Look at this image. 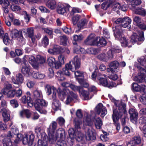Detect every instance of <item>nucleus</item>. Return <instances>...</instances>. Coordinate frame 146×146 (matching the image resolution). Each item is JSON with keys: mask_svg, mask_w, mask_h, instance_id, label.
<instances>
[{"mask_svg": "<svg viewBox=\"0 0 146 146\" xmlns=\"http://www.w3.org/2000/svg\"><path fill=\"white\" fill-rule=\"evenodd\" d=\"M32 99L34 101V106L35 109L41 113L45 114L46 111L42 109V107L46 106L47 103L42 99V95L41 91L37 90L33 92Z\"/></svg>", "mask_w": 146, "mask_h": 146, "instance_id": "1", "label": "nucleus"}, {"mask_svg": "<svg viewBox=\"0 0 146 146\" xmlns=\"http://www.w3.org/2000/svg\"><path fill=\"white\" fill-rule=\"evenodd\" d=\"M80 59L77 56H75L72 60L66 64L65 67L62 69V72L66 76H69L70 75L69 70L75 72L80 68Z\"/></svg>", "mask_w": 146, "mask_h": 146, "instance_id": "2", "label": "nucleus"}, {"mask_svg": "<svg viewBox=\"0 0 146 146\" xmlns=\"http://www.w3.org/2000/svg\"><path fill=\"white\" fill-rule=\"evenodd\" d=\"M55 130L50 125L47 128V131L48 133L49 140L50 143H53L55 142L57 139L58 135H60V138L63 139L65 137V131L62 128H59L55 132Z\"/></svg>", "mask_w": 146, "mask_h": 146, "instance_id": "3", "label": "nucleus"}, {"mask_svg": "<svg viewBox=\"0 0 146 146\" xmlns=\"http://www.w3.org/2000/svg\"><path fill=\"white\" fill-rule=\"evenodd\" d=\"M114 36L115 38L120 41L123 47H125L127 44V42L122 33V31L119 26H116L113 30Z\"/></svg>", "mask_w": 146, "mask_h": 146, "instance_id": "4", "label": "nucleus"}, {"mask_svg": "<svg viewBox=\"0 0 146 146\" xmlns=\"http://www.w3.org/2000/svg\"><path fill=\"white\" fill-rule=\"evenodd\" d=\"M117 108L118 109V111H117V115H119L120 118H123L121 119V123L123 125H124L125 124V115L126 114V110L125 109V104L121 102H120L119 104H115Z\"/></svg>", "mask_w": 146, "mask_h": 146, "instance_id": "5", "label": "nucleus"}, {"mask_svg": "<svg viewBox=\"0 0 146 146\" xmlns=\"http://www.w3.org/2000/svg\"><path fill=\"white\" fill-rule=\"evenodd\" d=\"M65 94H68L66 99L65 101L66 104L68 105L71 102H74L77 100L78 98V95L72 91H70L68 89H64L63 90Z\"/></svg>", "mask_w": 146, "mask_h": 146, "instance_id": "6", "label": "nucleus"}, {"mask_svg": "<svg viewBox=\"0 0 146 146\" xmlns=\"http://www.w3.org/2000/svg\"><path fill=\"white\" fill-rule=\"evenodd\" d=\"M68 133L71 139L76 138L79 141H82L84 135L80 130H77L75 131L73 128L69 129Z\"/></svg>", "mask_w": 146, "mask_h": 146, "instance_id": "7", "label": "nucleus"}, {"mask_svg": "<svg viewBox=\"0 0 146 146\" xmlns=\"http://www.w3.org/2000/svg\"><path fill=\"white\" fill-rule=\"evenodd\" d=\"M139 36L136 33H134L131 36V41L132 43H135L138 41H143L144 40L143 32L141 31L139 33Z\"/></svg>", "mask_w": 146, "mask_h": 146, "instance_id": "8", "label": "nucleus"}, {"mask_svg": "<svg viewBox=\"0 0 146 146\" xmlns=\"http://www.w3.org/2000/svg\"><path fill=\"white\" fill-rule=\"evenodd\" d=\"M95 111L98 115L101 114V117H104L107 113L106 107L104 106L101 103H100L96 107Z\"/></svg>", "mask_w": 146, "mask_h": 146, "instance_id": "9", "label": "nucleus"}, {"mask_svg": "<svg viewBox=\"0 0 146 146\" xmlns=\"http://www.w3.org/2000/svg\"><path fill=\"white\" fill-rule=\"evenodd\" d=\"M100 78L98 80L99 83L104 86L111 88L114 86L113 83H108L107 79L106 78V75L105 74H101L100 75Z\"/></svg>", "mask_w": 146, "mask_h": 146, "instance_id": "10", "label": "nucleus"}, {"mask_svg": "<svg viewBox=\"0 0 146 146\" xmlns=\"http://www.w3.org/2000/svg\"><path fill=\"white\" fill-rule=\"evenodd\" d=\"M86 138L87 140H93L96 139L95 130L91 127L88 129L86 134Z\"/></svg>", "mask_w": 146, "mask_h": 146, "instance_id": "11", "label": "nucleus"}, {"mask_svg": "<svg viewBox=\"0 0 146 146\" xmlns=\"http://www.w3.org/2000/svg\"><path fill=\"white\" fill-rule=\"evenodd\" d=\"M48 65L51 67H54L56 69H58L61 67V65L57 61H56L55 59L52 57H49L47 59Z\"/></svg>", "mask_w": 146, "mask_h": 146, "instance_id": "12", "label": "nucleus"}, {"mask_svg": "<svg viewBox=\"0 0 146 146\" xmlns=\"http://www.w3.org/2000/svg\"><path fill=\"white\" fill-rule=\"evenodd\" d=\"M129 113L130 115V118L131 121L133 123H136L137 120L138 115L137 111L133 108H131L129 110Z\"/></svg>", "mask_w": 146, "mask_h": 146, "instance_id": "13", "label": "nucleus"}, {"mask_svg": "<svg viewBox=\"0 0 146 146\" xmlns=\"http://www.w3.org/2000/svg\"><path fill=\"white\" fill-rule=\"evenodd\" d=\"M27 63V62L25 60H23L22 62L21 72L24 74L29 75L31 74V68Z\"/></svg>", "mask_w": 146, "mask_h": 146, "instance_id": "14", "label": "nucleus"}, {"mask_svg": "<svg viewBox=\"0 0 146 146\" xmlns=\"http://www.w3.org/2000/svg\"><path fill=\"white\" fill-rule=\"evenodd\" d=\"M113 57L111 51H109L106 54L104 53H101L97 56L98 59L101 60L106 61L109 58Z\"/></svg>", "mask_w": 146, "mask_h": 146, "instance_id": "15", "label": "nucleus"}, {"mask_svg": "<svg viewBox=\"0 0 146 146\" xmlns=\"http://www.w3.org/2000/svg\"><path fill=\"white\" fill-rule=\"evenodd\" d=\"M99 37L96 36L94 34H91L86 40L88 43L90 45H97V43Z\"/></svg>", "mask_w": 146, "mask_h": 146, "instance_id": "16", "label": "nucleus"}, {"mask_svg": "<svg viewBox=\"0 0 146 146\" xmlns=\"http://www.w3.org/2000/svg\"><path fill=\"white\" fill-rule=\"evenodd\" d=\"M70 7L69 6L59 4L57 8V11L59 14L63 15L65 13H68Z\"/></svg>", "mask_w": 146, "mask_h": 146, "instance_id": "17", "label": "nucleus"}, {"mask_svg": "<svg viewBox=\"0 0 146 146\" xmlns=\"http://www.w3.org/2000/svg\"><path fill=\"white\" fill-rule=\"evenodd\" d=\"M23 60H25L26 61V59H28L29 62L35 68H37V64L36 63V61L35 58L32 56L25 55L24 57Z\"/></svg>", "mask_w": 146, "mask_h": 146, "instance_id": "18", "label": "nucleus"}, {"mask_svg": "<svg viewBox=\"0 0 146 146\" xmlns=\"http://www.w3.org/2000/svg\"><path fill=\"white\" fill-rule=\"evenodd\" d=\"M119 117V115H117L116 111L115 110H113L112 117L115 125L116 127V129L117 131L119 130L120 129V125L118 122Z\"/></svg>", "mask_w": 146, "mask_h": 146, "instance_id": "19", "label": "nucleus"}, {"mask_svg": "<svg viewBox=\"0 0 146 146\" xmlns=\"http://www.w3.org/2000/svg\"><path fill=\"white\" fill-rule=\"evenodd\" d=\"M62 49H64L62 47L56 45L54 46L53 48L48 49V52L51 54L56 55L60 53Z\"/></svg>", "mask_w": 146, "mask_h": 146, "instance_id": "20", "label": "nucleus"}, {"mask_svg": "<svg viewBox=\"0 0 146 146\" xmlns=\"http://www.w3.org/2000/svg\"><path fill=\"white\" fill-rule=\"evenodd\" d=\"M13 35L15 38L18 41L21 42L23 40V38L22 35V32L21 31L15 30L14 31Z\"/></svg>", "mask_w": 146, "mask_h": 146, "instance_id": "21", "label": "nucleus"}, {"mask_svg": "<svg viewBox=\"0 0 146 146\" xmlns=\"http://www.w3.org/2000/svg\"><path fill=\"white\" fill-rule=\"evenodd\" d=\"M61 104L59 101L54 99L53 100L52 103V108L55 111L61 110Z\"/></svg>", "mask_w": 146, "mask_h": 146, "instance_id": "22", "label": "nucleus"}, {"mask_svg": "<svg viewBox=\"0 0 146 146\" xmlns=\"http://www.w3.org/2000/svg\"><path fill=\"white\" fill-rule=\"evenodd\" d=\"M24 80V78L22 75L20 73L17 74L16 76V80L13 79H12V82L15 84L19 85L23 83Z\"/></svg>", "mask_w": 146, "mask_h": 146, "instance_id": "23", "label": "nucleus"}, {"mask_svg": "<svg viewBox=\"0 0 146 146\" xmlns=\"http://www.w3.org/2000/svg\"><path fill=\"white\" fill-rule=\"evenodd\" d=\"M1 111L4 121L6 122L9 121L10 119L9 111L5 108L2 109Z\"/></svg>", "mask_w": 146, "mask_h": 146, "instance_id": "24", "label": "nucleus"}, {"mask_svg": "<svg viewBox=\"0 0 146 146\" xmlns=\"http://www.w3.org/2000/svg\"><path fill=\"white\" fill-rule=\"evenodd\" d=\"M3 94L8 98L14 97L15 95V90H2Z\"/></svg>", "mask_w": 146, "mask_h": 146, "instance_id": "25", "label": "nucleus"}, {"mask_svg": "<svg viewBox=\"0 0 146 146\" xmlns=\"http://www.w3.org/2000/svg\"><path fill=\"white\" fill-rule=\"evenodd\" d=\"M119 63L117 61H114L111 62L109 64L110 67H111L113 70L114 72H118L119 70Z\"/></svg>", "mask_w": 146, "mask_h": 146, "instance_id": "26", "label": "nucleus"}, {"mask_svg": "<svg viewBox=\"0 0 146 146\" xmlns=\"http://www.w3.org/2000/svg\"><path fill=\"white\" fill-rule=\"evenodd\" d=\"M131 19L129 17H125L123 19L121 26L124 28L128 27L131 23Z\"/></svg>", "mask_w": 146, "mask_h": 146, "instance_id": "27", "label": "nucleus"}, {"mask_svg": "<svg viewBox=\"0 0 146 146\" xmlns=\"http://www.w3.org/2000/svg\"><path fill=\"white\" fill-rule=\"evenodd\" d=\"M112 3H111V7L114 11H117L120 9L121 5L120 4L116 1L115 0H111Z\"/></svg>", "mask_w": 146, "mask_h": 146, "instance_id": "28", "label": "nucleus"}, {"mask_svg": "<svg viewBox=\"0 0 146 146\" xmlns=\"http://www.w3.org/2000/svg\"><path fill=\"white\" fill-rule=\"evenodd\" d=\"M31 74L32 77L36 79H43L45 76L43 74L35 72H33Z\"/></svg>", "mask_w": 146, "mask_h": 146, "instance_id": "29", "label": "nucleus"}, {"mask_svg": "<svg viewBox=\"0 0 146 146\" xmlns=\"http://www.w3.org/2000/svg\"><path fill=\"white\" fill-rule=\"evenodd\" d=\"M94 122L96 128L97 129L101 128L103 125L102 121L99 117L96 118L94 117Z\"/></svg>", "mask_w": 146, "mask_h": 146, "instance_id": "30", "label": "nucleus"}, {"mask_svg": "<svg viewBox=\"0 0 146 146\" xmlns=\"http://www.w3.org/2000/svg\"><path fill=\"white\" fill-rule=\"evenodd\" d=\"M74 122L75 128V131H76H76L77 130H80L81 128V125L82 124V121L80 119L76 118L74 120Z\"/></svg>", "mask_w": 146, "mask_h": 146, "instance_id": "31", "label": "nucleus"}, {"mask_svg": "<svg viewBox=\"0 0 146 146\" xmlns=\"http://www.w3.org/2000/svg\"><path fill=\"white\" fill-rule=\"evenodd\" d=\"M133 143L135 146L138 145V146H142L143 144L141 143V139L139 136H135L132 140Z\"/></svg>", "mask_w": 146, "mask_h": 146, "instance_id": "32", "label": "nucleus"}, {"mask_svg": "<svg viewBox=\"0 0 146 146\" xmlns=\"http://www.w3.org/2000/svg\"><path fill=\"white\" fill-rule=\"evenodd\" d=\"M139 123L140 124H146L143 125L142 130L143 132H146V116H143L140 117L139 119Z\"/></svg>", "mask_w": 146, "mask_h": 146, "instance_id": "33", "label": "nucleus"}, {"mask_svg": "<svg viewBox=\"0 0 146 146\" xmlns=\"http://www.w3.org/2000/svg\"><path fill=\"white\" fill-rule=\"evenodd\" d=\"M2 143L3 146H16V145L13 144L10 139L4 138L2 140Z\"/></svg>", "mask_w": 146, "mask_h": 146, "instance_id": "34", "label": "nucleus"}, {"mask_svg": "<svg viewBox=\"0 0 146 146\" xmlns=\"http://www.w3.org/2000/svg\"><path fill=\"white\" fill-rule=\"evenodd\" d=\"M45 59L44 58L40 55H37L36 58V63L37 64V67L39 64H42L45 62Z\"/></svg>", "mask_w": 146, "mask_h": 146, "instance_id": "35", "label": "nucleus"}, {"mask_svg": "<svg viewBox=\"0 0 146 146\" xmlns=\"http://www.w3.org/2000/svg\"><path fill=\"white\" fill-rule=\"evenodd\" d=\"M134 11L136 14L142 16L145 15L146 13L145 10L143 8L136 9Z\"/></svg>", "mask_w": 146, "mask_h": 146, "instance_id": "36", "label": "nucleus"}, {"mask_svg": "<svg viewBox=\"0 0 146 146\" xmlns=\"http://www.w3.org/2000/svg\"><path fill=\"white\" fill-rule=\"evenodd\" d=\"M112 3L111 0H109L103 3L102 5V8L104 10H106L108 7H111Z\"/></svg>", "mask_w": 146, "mask_h": 146, "instance_id": "37", "label": "nucleus"}, {"mask_svg": "<svg viewBox=\"0 0 146 146\" xmlns=\"http://www.w3.org/2000/svg\"><path fill=\"white\" fill-rule=\"evenodd\" d=\"M98 40H98L97 43V45L98 46L103 47L105 46L107 44V42L104 38H100L99 37Z\"/></svg>", "mask_w": 146, "mask_h": 146, "instance_id": "38", "label": "nucleus"}, {"mask_svg": "<svg viewBox=\"0 0 146 146\" xmlns=\"http://www.w3.org/2000/svg\"><path fill=\"white\" fill-rule=\"evenodd\" d=\"M84 123L86 125L91 126L92 125V123L91 120L90 116L89 115H87L84 120Z\"/></svg>", "mask_w": 146, "mask_h": 146, "instance_id": "39", "label": "nucleus"}, {"mask_svg": "<svg viewBox=\"0 0 146 146\" xmlns=\"http://www.w3.org/2000/svg\"><path fill=\"white\" fill-rule=\"evenodd\" d=\"M79 92L82 94L85 100H88L89 99V92L86 91L84 90L83 89L82 87L81 89Z\"/></svg>", "mask_w": 146, "mask_h": 146, "instance_id": "40", "label": "nucleus"}, {"mask_svg": "<svg viewBox=\"0 0 146 146\" xmlns=\"http://www.w3.org/2000/svg\"><path fill=\"white\" fill-rule=\"evenodd\" d=\"M23 115H25L27 118H29L31 116V113L29 110L26 109L20 112V115L21 117H23Z\"/></svg>", "mask_w": 146, "mask_h": 146, "instance_id": "41", "label": "nucleus"}, {"mask_svg": "<svg viewBox=\"0 0 146 146\" xmlns=\"http://www.w3.org/2000/svg\"><path fill=\"white\" fill-rule=\"evenodd\" d=\"M87 22L88 21L86 19H82L78 23V26L80 28L85 27L86 26Z\"/></svg>", "mask_w": 146, "mask_h": 146, "instance_id": "42", "label": "nucleus"}, {"mask_svg": "<svg viewBox=\"0 0 146 146\" xmlns=\"http://www.w3.org/2000/svg\"><path fill=\"white\" fill-rule=\"evenodd\" d=\"M3 40L4 43L6 45H8L11 43V41L9 39L8 35L7 33L5 34Z\"/></svg>", "mask_w": 146, "mask_h": 146, "instance_id": "43", "label": "nucleus"}, {"mask_svg": "<svg viewBox=\"0 0 146 146\" xmlns=\"http://www.w3.org/2000/svg\"><path fill=\"white\" fill-rule=\"evenodd\" d=\"M73 91H78L79 92L80 91L82 87L77 86L71 84L69 87Z\"/></svg>", "mask_w": 146, "mask_h": 146, "instance_id": "44", "label": "nucleus"}, {"mask_svg": "<svg viewBox=\"0 0 146 146\" xmlns=\"http://www.w3.org/2000/svg\"><path fill=\"white\" fill-rule=\"evenodd\" d=\"M27 33L30 37H33L34 35L33 29L32 27L28 28L26 29Z\"/></svg>", "mask_w": 146, "mask_h": 146, "instance_id": "45", "label": "nucleus"}, {"mask_svg": "<svg viewBox=\"0 0 146 146\" xmlns=\"http://www.w3.org/2000/svg\"><path fill=\"white\" fill-rule=\"evenodd\" d=\"M21 102L24 103L26 104L28 102L31 101V98L29 96H27L26 97V96H23L21 99Z\"/></svg>", "mask_w": 146, "mask_h": 146, "instance_id": "46", "label": "nucleus"}, {"mask_svg": "<svg viewBox=\"0 0 146 146\" xmlns=\"http://www.w3.org/2000/svg\"><path fill=\"white\" fill-rule=\"evenodd\" d=\"M42 30L44 31V32H45L46 33L49 35L51 38H52L53 31L51 29L48 28H42Z\"/></svg>", "mask_w": 146, "mask_h": 146, "instance_id": "47", "label": "nucleus"}, {"mask_svg": "<svg viewBox=\"0 0 146 146\" xmlns=\"http://www.w3.org/2000/svg\"><path fill=\"white\" fill-rule=\"evenodd\" d=\"M65 138V136L63 139H60L62 140H60L58 141L56 143V146H66V141L63 140Z\"/></svg>", "mask_w": 146, "mask_h": 146, "instance_id": "48", "label": "nucleus"}, {"mask_svg": "<svg viewBox=\"0 0 146 146\" xmlns=\"http://www.w3.org/2000/svg\"><path fill=\"white\" fill-rule=\"evenodd\" d=\"M60 41L62 43V45H66L67 42L68 41V39L65 35L62 36H60Z\"/></svg>", "mask_w": 146, "mask_h": 146, "instance_id": "49", "label": "nucleus"}, {"mask_svg": "<svg viewBox=\"0 0 146 146\" xmlns=\"http://www.w3.org/2000/svg\"><path fill=\"white\" fill-rule=\"evenodd\" d=\"M63 74L62 71V72L61 70L58 71L57 72V75L56 76L59 77V78L58 79L59 80L62 81L65 79L64 77H63Z\"/></svg>", "mask_w": 146, "mask_h": 146, "instance_id": "50", "label": "nucleus"}, {"mask_svg": "<svg viewBox=\"0 0 146 146\" xmlns=\"http://www.w3.org/2000/svg\"><path fill=\"white\" fill-rule=\"evenodd\" d=\"M74 52L77 54H79L81 52V50L82 49L77 45H75L74 46Z\"/></svg>", "mask_w": 146, "mask_h": 146, "instance_id": "51", "label": "nucleus"}, {"mask_svg": "<svg viewBox=\"0 0 146 146\" xmlns=\"http://www.w3.org/2000/svg\"><path fill=\"white\" fill-rule=\"evenodd\" d=\"M42 44L44 45V46L46 47L49 44V40L46 36H45L42 39Z\"/></svg>", "mask_w": 146, "mask_h": 146, "instance_id": "52", "label": "nucleus"}, {"mask_svg": "<svg viewBox=\"0 0 146 146\" xmlns=\"http://www.w3.org/2000/svg\"><path fill=\"white\" fill-rule=\"evenodd\" d=\"M137 68L138 69V72L140 74H139V75L142 76L146 73V70L144 68L140 66H138Z\"/></svg>", "mask_w": 146, "mask_h": 146, "instance_id": "53", "label": "nucleus"}, {"mask_svg": "<svg viewBox=\"0 0 146 146\" xmlns=\"http://www.w3.org/2000/svg\"><path fill=\"white\" fill-rule=\"evenodd\" d=\"M141 85H139L136 83L133 84V90L136 92H139L140 90Z\"/></svg>", "mask_w": 146, "mask_h": 146, "instance_id": "54", "label": "nucleus"}, {"mask_svg": "<svg viewBox=\"0 0 146 146\" xmlns=\"http://www.w3.org/2000/svg\"><path fill=\"white\" fill-rule=\"evenodd\" d=\"M74 72L75 77L76 79L77 78H80V77H84V73L83 72L79 71H77Z\"/></svg>", "mask_w": 146, "mask_h": 146, "instance_id": "55", "label": "nucleus"}, {"mask_svg": "<svg viewBox=\"0 0 146 146\" xmlns=\"http://www.w3.org/2000/svg\"><path fill=\"white\" fill-rule=\"evenodd\" d=\"M11 9L13 11H18L21 9V8L19 6L16 5H12L10 7Z\"/></svg>", "mask_w": 146, "mask_h": 146, "instance_id": "56", "label": "nucleus"}, {"mask_svg": "<svg viewBox=\"0 0 146 146\" xmlns=\"http://www.w3.org/2000/svg\"><path fill=\"white\" fill-rule=\"evenodd\" d=\"M35 138V136L33 134H31L29 136V145H31L34 141Z\"/></svg>", "mask_w": 146, "mask_h": 146, "instance_id": "57", "label": "nucleus"}, {"mask_svg": "<svg viewBox=\"0 0 146 146\" xmlns=\"http://www.w3.org/2000/svg\"><path fill=\"white\" fill-rule=\"evenodd\" d=\"M58 59L59 61L58 62L60 64H63L64 63L65 58L64 56L63 55H60L58 56Z\"/></svg>", "mask_w": 146, "mask_h": 146, "instance_id": "58", "label": "nucleus"}, {"mask_svg": "<svg viewBox=\"0 0 146 146\" xmlns=\"http://www.w3.org/2000/svg\"><path fill=\"white\" fill-rule=\"evenodd\" d=\"M62 29L64 33L68 34L72 33L73 32V31H71V28L68 29L66 27H63L62 28Z\"/></svg>", "mask_w": 146, "mask_h": 146, "instance_id": "59", "label": "nucleus"}, {"mask_svg": "<svg viewBox=\"0 0 146 146\" xmlns=\"http://www.w3.org/2000/svg\"><path fill=\"white\" fill-rule=\"evenodd\" d=\"M28 137L29 135L26 134H25L23 140V143L24 144H27L29 145V142Z\"/></svg>", "mask_w": 146, "mask_h": 146, "instance_id": "60", "label": "nucleus"}, {"mask_svg": "<svg viewBox=\"0 0 146 146\" xmlns=\"http://www.w3.org/2000/svg\"><path fill=\"white\" fill-rule=\"evenodd\" d=\"M80 16L78 15H76L72 17V22L74 25H76V24L78 21L80 19Z\"/></svg>", "mask_w": 146, "mask_h": 146, "instance_id": "61", "label": "nucleus"}, {"mask_svg": "<svg viewBox=\"0 0 146 146\" xmlns=\"http://www.w3.org/2000/svg\"><path fill=\"white\" fill-rule=\"evenodd\" d=\"M111 79L113 80H117L118 78V75L116 74L112 73L108 76Z\"/></svg>", "mask_w": 146, "mask_h": 146, "instance_id": "62", "label": "nucleus"}, {"mask_svg": "<svg viewBox=\"0 0 146 146\" xmlns=\"http://www.w3.org/2000/svg\"><path fill=\"white\" fill-rule=\"evenodd\" d=\"M45 88L47 94L48 95L51 94L52 93L51 86L49 85H47L46 86Z\"/></svg>", "mask_w": 146, "mask_h": 146, "instance_id": "63", "label": "nucleus"}, {"mask_svg": "<svg viewBox=\"0 0 146 146\" xmlns=\"http://www.w3.org/2000/svg\"><path fill=\"white\" fill-rule=\"evenodd\" d=\"M10 103L15 108H17L18 107L19 104L17 100L15 99L11 100Z\"/></svg>", "mask_w": 146, "mask_h": 146, "instance_id": "64", "label": "nucleus"}]
</instances>
